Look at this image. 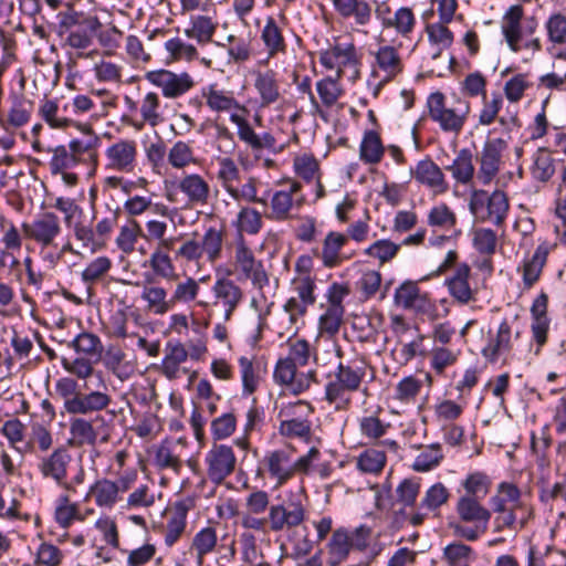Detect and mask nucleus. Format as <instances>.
<instances>
[{"mask_svg":"<svg viewBox=\"0 0 566 566\" xmlns=\"http://www.w3.org/2000/svg\"><path fill=\"white\" fill-rule=\"evenodd\" d=\"M400 244L390 240L381 239L370 244L364 253L370 258L377 259L380 264L391 261L399 252Z\"/></svg>","mask_w":566,"mask_h":566,"instance_id":"680f3d73","label":"nucleus"},{"mask_svg":"<svg viewBox=\"0 0 566 566\" xmlns=\"http://www.w3.org/2000/svg\"><path fill=\"white\" fill-rule=\"evenodd\" d=\"M507 144L502 138L488 140L481 151L478 179L482 185H489L500 170L502 153Z\"/></svg>","mask_w":566,"mask_h":566,"instance_id":"f3484780","label":"nucleus"},{"mask_svg":"<svg viewBox=\"0 0 566 566\" xmlns=\"http://www.w3.org/2000/svg\"><path fill=\"white\" fill-rule=\"evenodd\" d=\"M416 23L417 20L413 10L409 7H400L394 11V15L386 29H392L402 38H409L416 28Z\"/></svg>","mask_w":566,"mask_h":566,"instance_id":"49530a36","label":"nucleus"},{"mask_svg":"<svg viewBox=\"0 0 566 566\" xmlns=\"http://www.w3.org/2000/svg\"><path fill=\"white\" fill-rule=\"evenodd\" d=\"M189 506L185 502H177L169 514L164 530V539L167 546H172L185 533Z\"/></svg>","mask_w":566,"mask_h":566,"instance_id":"2f4dec72","label":"nucleus"},{"mask_svg":"<svg viewBox=\"0 0 566 566\" xmlns=\"http://www.w3.org/2000/svg\"><path fill=\"white\" fill-rule=\"evenodd\" d=\"M71 463L72 455L70 451L61 446L39 458L36 469L43 480L53 482L65 492H76L73 483H69Z\"/></svg>","mask_w":566,"mask_h":566,"instance_id":"0eeeda50","label":"nucleus"},{"mask_svg":"<svg viewBox=\"0 0 566 566\" xmlns=\"http://www.w3.org/2000/svg\"><path fill=\"white\" fill-rule=\"evenodd\" d=\"M217 22L207 15H195L191 18V27L185 30V34L197 40L198 43H208L211 41Z\"/></svg>","mask_w":566,"mask_h":566,"instance_id":"a18cd8bd","label":"nucleus"},{"mask_svg":"<svg viewBox=\"0 0 566 566\" xmlns=\"http://www.w3.org/2000/svg\"><path fill=\"white\" fill-rule=\"evenodd\" d=\"M443 454L440 444H431L424 448L415 459L412 469L417 472H427L437 467Z\"/></svg>","mask_w":566,"mask_h":566,"instance_id":"4d7b16f0","label":"nucleus"},{"mask_svg":"<svg viewBox=\"0 0 566 566\" xmlns=\"http://www.w3.org/2000/svg\"><path fill=\"white\" fill-rule=\"evenodd\" d=\"M31 103L23 98H15L6 117L0 115V127L7 132L20 128L31 118Z\"/></svg>","mask_w":566,"mask_h":566,"instance_id":"c9c22d12","label":"nucleus"},{"mask_svg":"<svg viewBox=\"0 0 566 566\" xmlns=\"http://www.w3.org/2000/svg\"><path fill=\"white\" fill-rule=\"evenodd\" d=\"M112 402V397L104 391L80 392L70 405V415H90L105 410Z\"/></svg>","mask_w":566,"mask_h":566,"instance_id":"b1692460","label":"nucleus"},{"mask_svg":"<svg viewBox=\"0 0 566 566\" xmlns=\"http://www.w3.org/2000/svg\"><path fill=\"white\" fill-rule=\"evenodd\" d=\"M339 81L337 76H326L316 82V91L324 107H333L343 96L344 90Z\"/></svg>","mask_w":566,"mask_h":566,"instance_id":"c03bdc74","label":"nucleus"},{"mask_svg":"<svg viewBox=\"0 0 566 566\" xmlns=\"http://www.w3.org/2000/svg\"><path fill=\"white\" fill-rule=\"evenodd\" d=\"M450 493L448 489L440 482L431 485L424 493L420 505V509H427L429 511H436L449 500Z\"/></svg>","mask_w":566,"mask_h":566,"instance_id":"0e129e2a","label":"nucleus"},{"mask_svg":"<svg viewBox=\"0 0 566 566\" xmlns=\"http://www.w3.org/2000/svg\"><path fill=\"white\" fill-rule=\"evenodd\" d=\"M212 293L213 306L220 311L223 322H229L243 300L242 289L232 280L222 277L214 282Z\"/></svg>","mask_w":566,"mask_h":566,"instance_id":"2eb2a0df","label":"nucleus"},{"mask_svg":"<svg viewBox=\"0 0 566 566\" xmlns=\"http://www.w3.org/2000/svg\"><path fill=\"white\" fill-rule=\"evenodd\" d=\"M313 413V408L305 401H297L281 411V415L291 417L280 423V432L287 438L307 439L311 434L312 422L308 417Z\"/></svg>","mask_w":566,"mask_h":566,"instance_id":"f8f14e48","label":"nucleus"},{"mask_svg":"<svg viewBox=\"0 0 566 566\" xmlns=\"http://www.w3.org/2000/svg\"><path fill=\"white\" fill-rule=\"evenodd\" d=\"M172 249L156 247L149 258V266L154 274L165 280H175L177 277L175 265L168 253Z\"/></svg>","mask_w":566,"mask_h":566,"instance_id":"a19ab883","label":"nucleus"},{"mask_svg":"<svg viewBox=\"0 0 566 566\" xmlns=\"http://www.w3.org/2000/svg\"><path fill=\"white\" fill-rule=\"evenodd\" d=\"M205 462L210 481L220 484L234 472L237 458L231 446L214 443L207 452Z\"/></svg>","mask_w":566,"mask_h":566,"instance_id":"4468645a","label":"nucleus"},{"mask_svg":"<svg viewBox=\"0 0 566 566\" xmlns=\"http://www.w3.org/2000/svg\"><path fill=\"white\" fill-rule=\"evenodd\" d=\"M263 463L271 478L276 480V486H282L293 476L291 455L284 450H275L268 453L263 459Z\"/></svg>","mask_w":566,"mask_h":566,"instance_id":"cd10ccee","label":"nucleus"},{"mask_svg":"<svg viewBox=\"0 0 566 566\" xmlns=\"http://www.w3.org/2000/svg\"><path fill=\"white\" fill-rule=\"evenodd\" d=\"M395 304L405 310L426 311L430 307L428 293L422 292L415 281H405L395 291Z\"/></svg>","mask_w":566,"mask_h":566,"instance_id":"4be33fe9","label":"nucleus"},{"mask_svg":"<svg viewBox=\"0 0 566 566\" xmlns=\"http://www.w3.org/2000/svg\"><path fill=\"white\" fill-rule=\"evenodd\" d=\"M361 366L338 363L335 371L328 375L325 385V399L334 405L336 410H346L352 403V394L358 391L365 378Z\"/></svg>","mask_w":566,"mask_h":566,"instance_id":"f03ea898","label":"nucleus"},{"mask_svg":"<svg viewBox=\"0 0 566 566\" xmlns=\"http://www.w3.org/2000/svg\"><path fill=\"white\" fill-rule=\"evenodd\" d=\"M470 266L461 264L457 268L454 274L447 280V285L451 296L459 303L467 304L474 300V293L469 284Z\"/></svg>","mask_w":566,"mask_h":566,"instance_id":"72a5a7b5","label":"nucleus"},{"mask_svg":"<svg viewBox=\"0 0 566 566\" xmlns=\"http://www.w3.org/2000/svg\"><path fill=\"white\" fill-rule=\"evenodd\" d=\"M234 270L239 280L250 281L252 286L262 290L269 284V275L261 260L254 256L253 251L240 240L234 249Z\"/></svg>","mask_w":566,"mask_h":566,"instance_id":"1a4fd4ad","label":"nucleus"},{"mask_svg":"<svg viewBox=\"0 0 566 566\" xmlns=\"http://www.w3.org/2000/svg\"><path fill=\"white\" fill-rule=\"evenodd\" d=\"M385 464V452L378 449H367L357 459L358 469L365 473L377 474Z\"/></svg>","mask_w":566,"mask_h":566,"instance_id":"bf43d9fd","label":"nucleus"},{"mask_svg":"<svg viewBox=\"0 0 566 566\" xmlns=\"http://www.w3.org/2000/svg\"><path fill=\"white\" fill-rule=\"evenodd\" d=\"M371 530L360 525L353 531L340 527L333 532L327 543V565L339 566L352 551H365L369 545Z\"/></svg>","mask_w":566,"mask_h":566,"instance_id":"39448f33","label":"nucleus"},{"mask_svg":"<svg viewBox=\"0 0 566 566\" xmlns=\"http://www.w3.org/2000/svg\"><path fill=\"white\" fill-rule=\"evenodd\" d=\"M523 7L520 4H515L512 6L503 17L502 32L504 34L507 45L513 52H518L521 50V20L523 18Z\"/></svg>","mask_w":566,"mask_h":566,"instance_id":"7c9ffc66","label":"nucleus"},{"mask_svg":"<svg viewBox=\"0 0 566 566\" xmlns=\"http://www.w3.org/2000/svg\"><path fill=\"white\" fill-rule=\"evenodd\" d=\"M273 376L277 384L285 385L294 394H300L310 387L315 373L297 376L296 365L291 359L282 358L276 363Z\"/></svg>","mask_w":566,"mask_h":566,"instance_id":"a211bd4d","label":"nucleus"},{"mask_svg":"<svg viewBox=\"0 0 566 566\" xmlns=\"http://www.w3.org/2000/svg\"><path fill=\"white\" fill-rule=\"evenodd\" d=\"M136 156L137 144L132 139L118 140L106 149L108 167L118 171H133Z\"/></svg>","mask_w":566,"mask_h":566,"instance_id":"6ab92c4d","label":"nucleus"},{"mask_svg":"<svg viewBox=\"0 0 566 566\" xmlns=\"http://www.w3.org/2000/svg\"><path fill=\"white\" fill-rule=\"evenodd\" d=\"M200 285L193 277H187L176 284L175 290L170 296L172 307L177 303H190L195 301L199 294Z\"/></svg>","mask_w":566,"mask_h":566,"instance_id":"69168bd1","label":"nucleus"},{"mask_svg":"<svg viewBox=\"0 0 566 566\" xmlns=\"http://www.w3.org/2000/svg\"><path fill=\"white\" fill-rule=\"evenodd\" d=\"M202 253L206 254L208 262L214 263L220 259L223 245V232L216 228H209L200 241Z\"/></svg>","mask_w":566,"mask_h":566,"instance_id":"de8ad7c7","label":"nucleus"},{"mask_svg":"<svg viewBox=\"0 0 566 566\" xmlns=\"http://www.w3.org/2000/svg\"><path fill=\"white\" fill-rule=\"evenodd\" d=\"M548 40L554 45L566 44V17L562 13L551 15L545 24Z\"/></svg>","mask_w":566,"mask_h":566,"instance_id":"774afa93","label":"nucleus"},{"mask_svg":"<svg viewBox=\"0 0 566 566\" xmlns=\"http://www.w3.org/2000/svg\"><path fill=\"white\" fill-rule=\"evenodd\" d=\"M138 238H143V230L136 221H132L120 228L116 244L124 253H132Z\"/></svg>","mask_w":566,"mask_h":566,"instance_id":"338daca9","label":"nucleus"},{"mask_svg":"<svg viewBox=\"0 0 566 566\" xmlns=\"http://www.w3.org/2000/svg\"><path fill=\"white\" fill-rule=\"evenodd\" d=\"M160 99L157 93L148 92L140 104V116L143 122L135 124L137 129H142L144 124H148L150 127H156L163 122V116L159 113Z\"/></svg>","mask_w":566,"mask_h":566,"instance_id":"37998d69","label":"nucleus"},{"mask_svg":"<svg viewBox=\"0 0 566 566\" xmlns=\"http://www.w3.org/2000/svg\"><path fill=\"white\" fill-rule=\"evenodd\" d=\"M254 87L263 107L274 104L281 96L277 74L273 70L256 72Z\"/></svg>","mask_w":566,"mask_h":566,"instance_id":"c756f323","label":"nucleus"},{"mask_svg":"<svg viewBox=\"0 0 566 566\" xmlns=\"http://www.w3.org/2000/svg\"><path fill=\"white\" fill-rule=\"evenodd\" d=\"M429 117L436 122L446 133L458 135L470 113V103L465 99L453 97L448 102L440 92L429 95L427 101Z\"/></svg>","mask_w":566,"mask_h":566,"instance_id":"7ed1b4c3","label":"nucleus"},{"mask_svg":"<svg viewBox=\"0 0 566 566\" xmlns=\"http://www.w3.org/2000/svg\"><path fill=\"white\" fill-rule=\"evenodd\" d=\"M347 243V235L331 231L323 241L321 260L326 268L338 266L349 256L343 255L340 250Z\"/></svg>","mask_w":566,"mask_h":566,"instance_id":"473e14b6","label":"nucleus"},{"mask_svg":"<svg viewBox=\"0 0 566 566\" xmlns=\"http://www.w3.org/2000/svg\"><path fill=\"white\" fill-rule=\"evenodd\" d=\"M77 354L99 356L103 352L101 338L92 333L78 334L70 344Z\"/></svg>","mask_w":566,"mask_h":566,"instance_id":"6e6d98bb","label":"nucleus"},{"mask_svg":"<svg viewBox=\"0 0 566 566\" xmlns=\"http://www.w3.org/2000/svg\"><path fill=\"white\" fill-rule=\"evenodd\" d=\"M374 56L371 72L374 77L384 76L385 82H390L403 72L405 65L397 48L389 44L381 45Z\"/></svg>","mask_w":566,"mask_h":566,"instance_id":"dca6fc26","label":"nucleus"},{"mask_svg":"<svg viewBox=\"0 0 566 566\" xmlns=\"http://www.w3.org/2000/svg\"><path fill=\"white\" fill-rule=\"evenodd\" d=\"M310 305L312 304L296 297H291L286 301L283 306V324L286 326L284 331L279 332L281 337H287L290 339L297 334L301 325L304 324L303 317Z\"/></svg>","mask_w":566,"mask_h":566,"instance_id":"a878e982","label":"nucleus"},{"mask_svg":"<svg viewBox=\"0 0 566 566\" xmlns=\"http://www.w3.org/2000/svg\"><path fill=\"white\" fill-rule=\"evenodd\" d=\"M70 433L77 447L95 446L98 439V430L94 428L93 422L80 417L71 420Z\"/></svg>","mask_w":566,"mask_h":566,"instance_id":"ea45409f","label":"nucleus"},{"mask_svg":"<svg viewBox=\"0 0 566 566\" xmlns=\"http://www.w3.org/2000/svg\"><path fill=\"white\" fill-rule=\"evenodd\" d=\"M306 520V507L300 494L290 493L280 502L272 503L268 512L270 532L294 531Z\"/></svg>","mask_w":566,"mask_h":566,"instance_id":"423d86ee","label":"nucleus"},{"mask_svg":"<svg viewBox=\"0 0 566 566\" xmlns=\"http://www.w3.org/2000/svg\"><path fill=\"white\" fill-rule=\"evenodd\" d=\"M427 222L430 227L450 231L457 226V216L446 203H440L430 209Z\"/></svg>","mask_w":566,"mask_h":566,"instance_id":"864d4df0","label":"nucleus"},{"mask_svg":"<svg viewBox=\"0 0 566 566\" xmlns=\"http://www.w3.org/2000/svg\"><path fill=\"white\" fill-rule=\"evenodd\" d=\"M448 23L441 22L430 23L426 27L429 41L438 46L433 57L440 56L441 51L451 46L453 42V33L447 28Z\"/></svg>","mask_w":566,"mask_h":566,"instance_id":"603ef678","label":"nucleus"},{"mask_svg":"<svg viewBox=\"0 0 566 566\" xmlns=\"http://www.w3.org/2000/svg\"><path fill=\"white\" fill-rule=\"evenodd\" d=\"M201 97L206 98L207 106L213 112H231L232 109L245 111L233 97L231 92L218 90L216 85L205 87Z\"/></svg>","mask_w":566,"mask_h":566,"instance_id":"f704fd0d","label":"nucleus"},{"mask_svg":"<svg viewBox=\"0 0 566 566\" xmlns=\"http://www.w3.org/2000/svg\"><path fill=\"white\" fill-rule=\"evenodd\" d=\"M145 226L146 233L143 232V238L148 242L156 241V247L175 248L176 243L179 241V238L177 237H165L168 229V224L164 221L149 220L146 222Z\"/></svg>","mask_w":566,"mask_h":566,"instance_id":"09e8293b","label":"nucleus"},{"mask_svg":"<svg viewBox=\"0 0 566 566\" xmlns=\"http://www.w3.org/2000/svg\"><path fill=\"white\" fill-rule=\"evenodd\" d=\"M230 120L237 125L239 138L252 150L259 151L274 146L275 139L271 134L264 133L261 136L255 134L248 120L238 113H232Z\"/></svg>","mask_w":566,"mask_h":566,"instance_id":"bb28decb","label":"nucleus"},{"mask_svg":"<svg viewBox=\"0 0 566 566\" xmlns=\"http://www.w3.org/2000/svg\"><path fill=\"white\" fill-rule=\"evenodd\" d=\"M385 153L381 138L378 133L367 130L364 134L359 147V157L365 164L375 165L381 161Z\"/></svg>","mask_w":566,"mask_h":566,"instance_id":"e433bc0d","label":"nucleus"},{"mask_svg":"<svg viewBox=\"0 0 566 566\" xmlns=\"http://www.w3.org/2000/svg\"><path fill=\"white\" fill-rule=\"evenodd\" d=\"M119 485L111 480H97L88 491L87 495L95 499L96 505L101 507H113L117 502Z\"/></svg>","mask_w":566,"mask_h":566,"instance_id":"4c0bfd02","label":"nucleus"},{"mask_svg":"<svg viewBox=\"0 0 566 566\" xmlns=\"http://www.w3.org/2000/svg\"><path fill=\"white\" fill-rule=\"evenodd\" d=\"M455 513L458 520L451 522L449 527L457 537L475 542L488 531L491 511L482 504L481 500L459 496Z\"/></svg>","mask_w":566,"mask_h":566,"instance_id":"f257e3e1","label":"nucleus"},{"mask_svg":"<svg viewBox=\"0 0 566 566\" xmlns=\"http://www.w3.org/2000/svg\"><path fill=\"white\" fill-rule=\"evenodd\" d=\"M23 237L41 249L56 247V240L62 233L60 218L50 211L38 214L33 220L21 224Z\"/></svg>","mask_w":566,"mask_h":566,"instance_id":"6e6552de","label":"nucleus"},{"mask_svg":"<svg viewBox=\"0 0 566 566\" xmlns=\"http://www.w3.org/2000/svg\"><path fill=\"white\" fill-rule=\"evenodd\" d=\"M218 542L217 531L212 526L200 530L192 538L191 548L196 551L199 564L203 556L211 553Z\"/></svg>","mask_w":566,"mask_h":566,"instance_id":"3c124183","label":"nucleus"},{"mask_svg":"<svg viewBox=\"0 0 566 566\" xmlns=\"http://www.w3.org/2000/svg\"><path fill=\"white\" fill-rule=\"evenodd\" d=\"M509 209V198L502 190L496 189L489 193L482 189H474L470 193L469 210L479 222L501 227L505 222Z\"/></svg>","mask_w":566,"mask_h":566,"instance_id":"20e7f679","label":"nucleus"},{"mask_svg":"<svg viewBox=\"0 0 566 566\" xmlns=\"http://www.w3.org/2000/svg\"><path fill=\"white\" fill-rule=\"evenodd\" d=\"M48 151L53 154L50 161V169L53 175H59L64 170L71 169L78 164V159L64 145L49 148Z\"/></svg>","mask_w":566,"mask_h":566,"instance_id":"052dcab7","label":"nucleus"},{"mask_svg":"<svg viewBox=\"0 0 566 566\" xmlns=\"http://www.w3.org/2000/svg\"><path fill=\"white\" fill-rule=\"evenodd\" d=\"M188 359V349L180 342H168L165 348V356L159 366V371L168 380H175L181 373H188L182 364Z\"/></svg>","mask_w":566,"mask_h":566,"instance_id":"aec40b11","label":"nucleus"},{"mask_svg":"<svg viewBox=\"0 0 566 566\" xmlns=\"http://www.w3.org/2000/svg\"><path fill=\"white\" fill-rule=\"evenodd\" d=\"M262 40L268 48L270 56L285 50L283 35L273 18H268L266 24L262 30Z\"/></svg>","mask_w":566,"mask_h":566,"instance_id":"5fc2aeb1","label":"nucleus"},{"mask_svg":"<svg viewBox=\"0 0 566 566\" xmlns=\"http://www.w3.org/2000/svg\"><path fill=\"white\" fill-rule=\"evenodd\" d=\"M462 486L464 489V494L461 496L482 500L489 493L490 481L484 473L474 472L467 476L462 482Z\"/></svg>","mask_w":566,"mask_h":566,"instance_id":"13d9d810","label":"nucleus"},{"mask_svg":"<svg viewBox=\"0 0 566 566\" xmlns=\"http://www.w3.org/2000/svg\"><path fill=\"white\" fill-rule=\"evenodd\" d=\"M453 178L460 184H468L474 176L473 155L470 149H461L453 163L447 167Z\"/></svg>","mask_w":566,"mask_h":566,"instance_id":"79ce46f5","label":"nucleus"},{"mask_svg":"<svg viewBox=\"0 0 566 566\" xmlns=\"http://www.w3.org/2000/svg\"><path fill=\"white\" fill-rule=\"evenodd\" d=\"M217 178L227 193L240 181V169L229 157L219 160Z\"/></svg>","mask_w":566,"mask_h":566,"instance_id":"e2e57ef3","label":"nucleus"},{"mask_svg":"<svg viewBox=\"0 0 566 566\" xmlns=\"http://www.w3.org/2000/svg\"><path fill=\"white\" fill-rule=\"evenodd\" d=\"M547 256V247L544 244H539L534 251L532 258L524 262L523 282L526 286L531 287L536 281H538L543 268L546 264Z\"/></svg>","mask_w":566,"mask_h":566,"instance_id":"58836bf2","label":"nucleus"},{"mask_svg":"<svg viewBox=\"0 0 566 566\" xmlns=\"http://www.w3.org/2000/svg\"><path fill=\"white\" fill-rule=\"evenodd\" d=\"M140 297L146 302L147 312L151 314L165 315L174 308L172 301L170 296H168L167 290L156 284L154 280L148 276L143 283Z\"/></svg>","mask_w":566,"mask_h":566,"instance_id":"412c9836","label":"nucleus"},{"mask_svg":"<svg viewBox=\"0 0 566 566\" xmlns=\"http://www.w3.org/2000/svg\"><path fill=\"white\" fill-rule=\"evenodd\" d=\"M304 203L301 193V184L292 181L286 189L274 192L271 199V211L266 218L274 221H286L295 217L294 210H298Z\"/></svg>","mask_w":566,"mask_h":566,"instance_id":"ddd939ff","label":"nucleus"},{"mask_svg":"<svg viewBox=\"0 0 566 566\" xmlns=\"http://www.w3.org/2000/svg\"><path fill=\"white\" fill-rule=\"evenodd\" d=\"M178 189L192 206H203L210 197V185L199 174L184 175L178 181Z\"/></svg>","mask_w":566,"mask_h":566,"instance_id":"5701e85b","label":"nucleus"},{"mask_svg":"<svg viewBox=\"0 0 566 566\" xmlns=\"http://www.w3.org/2000/svg\"><path fill=\"white\" fill-rule=\"evenodd\" d=\"M512 348V331L507 321H503L495 335H492L486 346L482 348V356L490 363H495L500 356Z\"/></svg>","mask_w":566,"mask_h":566,"instance_id":"c85d7f7f","label":"nucleus"},{"mask_svg":"<svg viewBox=\"0 0 566 566\" xmlns=\"http://www.w3.org/2000/svg\"><path fill=\"white\" fill-rule=\"evenodd\" d=\"M319 62L327 70H336V76L342 78L346 69H353L358 74L359 55L353 42L335 43L319 53Z\"/></svg>","mask_w":566,"mask_h":566,"instance_id":"9b49d317","label":"nucleus"},{"mask_svg":"<svg viewBox=\"0 0 566 566\" xmlns=\"http://www.w3.org/2000/svg\"><path fill=\"white\" fill-rule=\"evenodd\" d=\"M412 176L418 182L432 189L436 193H443L448 189L442 170L431 159L420 160L412 170Z\"/></svg>","mask_w":566,"mask_h":566,"instance_id":"393cba45","label":"nucleus"},{"mask_svg":"<svg viewBox=\"0 0 566 566\" xmlns=\"http://www.w3.org/2000/svg\"><path fill=\"white\" fill-rule=\"evenodd\" d=\"M145 78L160 88L163 96L168 99H177L184 96L196 85L193 76L188 72L176 73L166 69L148 71Z\"/></svg>","mask_w":566,"mask_h":566,"instance_id":"9d476101","label":"nucleus"},{"mask_svg":"<svg viewBox=\"0 0 566 566\" xmlns=\"http://www.w3.org/2000/svg\"><path fill=\"white\" fill-rule=\"evenodd\" d=\"M533 177L541 181H548L555 174L554 158L545 148H539L534 155V164L532 167Z\"/></svg>","mask_w":566,"mask_h":566,"instance_id":"8fccbe9b","label":"nucleus"}]
</instances>
